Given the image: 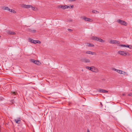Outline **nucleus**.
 Returning a JSON list of instances; mask_svg holds the SVG:
<instances>
[{
	"instance_id": "10",
	"label": "nucleus",
	"mask_w": 132,
	"mask_h": 132,
	"mask_svg": "<svg viewBox=\"0 0 132 132\" xmlns=\"http://www.w3.org/2000/svg\"><path fill=\"white\" fill-rule=\"evenodd\" d=\"M82 61L85 63H89L90 62V61L89 59H84L82 60Z\"/></svg>"
},
{
	"instance_id": "19",
	"label": "nucleus",
	"mask_w": 132,
	"mask_h": 132,
	"mask_svg": "<svg viewBox=\"0 0 132 132\" xmlns=\"http://www.w3.org/2000/svg\"><path fill=\"white\" fill-rule=\"evenodd\" d=\"M87 46L88 47H94V46L93 44L90 43H87Z\"/></svg>"
},
{
	"instance_id": "1",
	"label": "nucleus",
	"mask_w": 132,
	"mask_h": 132,
	"mask_svg": "<svg viewBox=\"0 0 132 132\" xmlns=\"http://www.w3.org/2000/svg\"><path fill=\"white\" fill-rule=\"evenodd\" d=\"M92 39L93 40L98 41L102 43H104L105 42V41L102 39L96 36H92Z\"/></svg>"
},
{
	"instance_id": "24",
	"label": "nucleus",
	"mask_w": 132,
	"mask_h": 132,
	"mask_svg": "<svg viewBox=\"0 0 132 132\" xmlns=\"http://www.w3.org/2000/svg\"><path fill=\"white\" fill-rule=\"evenodd\" d=\"M11 94H12L14 95H16L17 93L16 92H12Z\"/></svg>"
},
{
	"instance_id": "14",
	"label": "nucleus",
	"mask_w": 132,
	"mask_h": 132,
	"mask_svg": "<svg viewBox=\"0 0 132 132\" xmlns=\"http://www.w3.org/2000/svg\"><path fill=\"white\" fill-rule=\"evenodd\" d=\"M2 9L4 10H7L9 11L10 8L8 7L4 6L2 7Z\"/></svg>"
},
{
	"instance_id": "3",
	"label": "nucleus",
	"mask_w": 132,
	"mask_h": 132,
	"mask_svg": "<svg viewBox=\"0 0 132 132\" xmlns=\"http://www.w3.org/2000/svg\"><path fill=\"white\" fill-rule=\"evenodd\" d=\"M117 22L120 24L126 26L127 25V23L125 21L121 20L120 19H119L117 20Z\"/></svg>"
},
{
	"instance_id": "31",
	"label": "nucleus",
	"mask_w": 132,
	"mask_h": 132,
	"mask_svg": "<svg viewBox=\"0 0 132 132\" xmlns=\"http://www.w3.org/2000/svg\"><path fill=\"white\" fill-rule=\"evenodd\" d=\"M36 31L35 30H33L32 31H31V32L35 33Z\"/></svg>"
},
{
	"instance_id": "22",
	"label": "nucleus",
	"mask_w": 132,
	"mask_h": 132,
	"mask_svg": "<svg viewBox=\"0 0 132 132\" xmlns=\"http://www.w3.org/2000/svg\"><path fill=\"white\" fill-rule=\"evenodd\" d=\"M32 7V5H26V8L28 9Z\"/></svg>"
},
{
	"instance_id": "11",
	"label": "nucleus",
	"mask_w": 132,
	"mask_h": 132,
	"mask_svg": "<svg viewBox=\"0 0 132 132\" xmlns=\"http://www.w3.org/2000/svg\"><path fill=\"white\" fill-rule=\"evenodd\" d=\"M117 72L118 73L121 74H124L125 73V72L122 70L117 69Z\"/></svg>"
},
{
	"instance_id": "38",
	"label": "nucleus",
	"mask_w": 132,
	"mask_h": 132,
	"mask_svg": "<svg viewBox=\"0 0 132 132\" xmlns=\"http://www.w3.org/2000/svg\"><path fill=\"white\" fill-rule=\"evenodd\" d=\"M1 37V36L0 35V37Z\"/></svg>"
},
{
	"instance_id": "21",
	"label": "nucleus",
	"mask_w": 132,
	"mask_h": 132,
	"mask_svg": "<svg viewBox=\"0 0 132 132\" xmlns=\"http://www.w3.org/2000/svg\"><path fill=\"white\" fill-rule=\"evenodd\" d=\"M26 5L25 4H23L21 5V7L24 8H26Z\"/></svg>"
},
{
	"instance_id": "25",
	"label": "nucleus",
	"mask_w": 132,
	"mask_h": 132,
	"mask_svg": "<svg viewBox=\"0 0 132 132\" xmlns=\"http://www.w3.org/2000/svg\"><path fill=\"white\" fill-rule=\"evenodd\" d=\"M111 69L112 70L115 71H116V72H117V69H116L115 68H112Z\"/></svg>"
},
{
	"instance_id": "27",
	"label": "nucleus",
	"mask_w": 132,
	"mask_h": 132,
	"mask_svg": "<svg viewBox=\"0 0 132 132\" xmlns=\"http://www.w3.org/2000/svg\"><path fill=\"white\" fill-rule=\"evenodd\" d=\"M86 69H89V70H90L91 69V67H89L87 66V67H86Z\"/></svg>"
},
{
	"instance_id": "17",
	"label": "nucleus",
	"mask_w": 132,
	"mask_h": 132,
	"mask_svg": "<svg viewBox=\"0 0 132 132\" xmlns=\"http://www.w3.org/2000/svg\"><path fill=\"white\" fill-rule=\"evenodd\" d=\"M119 46H120L128 47V48H130L129 47V46L128 45H119Z\"/></svg>"
},
{
	"instance_id": "20",
	"label": "nucleus",
	"mask_w": 132,
	"mask_h": 132,
	"mask_svg": "<svg viewBox=\"0 0 132 132\" xmlns=\"http://www.w3.org/2000/svg\"><path fill=\"white\" fill-rule=\"evenodd\" d=\"M9 11L11 12H12L13 13H16V12L15 11L12 9H10Z\"/></svg>"
},
{
	"instance_id": "30",
	"label": "nucleus",
	"mask_w": 132,
	"mask_h": 132,
	"mask_svg": "<svg viewBox=\"0 0 132 132\" xmlns=\"http://www.w3.org/2000/svg\"><path fill=\"white\" fill-rule=\"evenodd\" d=\"M128 95L129 96H132V93H130Z\"/></svg>"
},
{
	"instance_id": "26",
	"label": "nucleus",
	"mask_w": 132,
	"mask_h": 132,
	"mask_svg": "<svg viewBox=\"0 0 132 132\" xmlns=\"http://www.w3.org/2000/svg\"><path fill=\"white\" fill-rule=\"evenodd\" d=\"M41 43V42L38 40H36V43H39L40 44Z\"/></svg>"
},
{
	"instance_id": "16",
	"label": "nucleus",
	"mask_w": 132,
	"mask_h": 132,
	"mask_svg": "<svg viewBox=\"0 0 132 132\" xmlns=\"http://www.w3.org/2000/svg\"><path fill=\"white\" fill-rule=\"evenodd\" d=\"M69 6L67 5H62V9H65L66 8H68Z\"/></svg>"
},
{
	"instance_id": "28",
	"label": "nucleus",
	"mask_w": 132,
	"mask_h": 132,
	"mask_svg": "<svg viewBox=\"0 0 132 132\" xmlns=\"http://www.w3.org/2000/svg\"><path fill=\"white\" fill-rule=\"evenodd\" d=\"M57 7L59 9L62 8V5H59L57 6Z\"/></svg>"
},
{
	"instance_id": "4",
	"label": "nucleus",
	"mask_w": 132,
	"mask_h": 132,
	"mask_svg": "<svg viewBox=\"0 0 132 132\" xmlns=\"http://www.w3.org/2000/svg\"><path fill=\"white\" fill-rule=\"evenodd\" d=\"M30 61L31 62L38 65H40L41 64V63L40 62L34 59H31Z\"/></svg>"
},
{
	"instance_id": "5",
	"label": "nucleus",
	"mask_w": 132,
	"mask_h": 132,
	"mask_svg": "<svg viewBox=\"0 0 132 132\" xmlns=\"http://www.w3.org/2000/svg\"><path fill=\"white\" fill-rule=\"evenodd\" d=\"M81 18H82L83 20H84L85 21L92 22L93 21V20L89 18H87L85 16L82 17Z\"/></svg>"
},
{
	"instance_id": "9",
	"label": "nucleus",
	"mask_w": 132,
	"mask_h": 132,
	"mask_svg": "<svg viewBox=\"0 0 132 132\" xmlns=\"http://www.w3.org/2000/svg\"><path fill=\"white\" fill-rule=\"evenodd\" d=\"M14 121L16 123L19 124L20 123L21 120L20 118H18L17 119H15L14 120Z\"/></svg>"
},
{
	"instance_id": "23",
	"label": "nucleus",
	"mask_w": 132,
	"mask_h": 132,
	"mask_svg": "<svg viewBox=\"0 0 132 132\" xmlns=\"http://www.w3.org/2000/svg\"><path fill=\"white\" fill-rule=\"evenodd\" d=\"M92 12L93 13H98L99 12L97 11L93 10L92 11Z\"/></svg>"
},
{
	"instance_id": "29",
	"label": "nucleus",
	"mask_w": 132,
	"mask_h": 132,
	"mask_svg": "<svg viewBox=\"0 0 132 132\" xmlns=\"http://www.w3.org/2000/svg\"><path fill=\"white\" fill-rule=\"evenodd\" d=\"M69 7H68V8H73V5H72V6H68Z\"/></svg>"
},
{
	"instance_id": "35",
	"label": "nucleus",
	"mask_w": 132,
	"mask_h": 132,
	"mask_svg": "<svg viewBox=\"0 0 132 132\" xmlns=\"http://www.w3.org/2000/svg\"><path fill=\"white\" fill-rule=\"evenodd\" d=\"M32 30H29V31L30 32H31V31H32Z\"/></svg>"
},
{
	"instance_id": "37",
	"label": "nucleus",
	"mask_w": 132,
	"mask_h": 132,
	"mask_svg": "<svg viewBox=\"0 0 132 132\" xmlns=\"http://www.w3.org/2000/svg\"><path fill=\"white\" fill-rule=\"evenodd\" d=\"M122 95H123V96H124V95H125V94H123Z\"/></svg>"
},
{
	"instance_id": "18",
	"label": "nucleus",
	"mask_w": 132,
	"mask_h": 132,
	"mask_svg": "<svg viewBox=\"0 0 132 132\" xmlns=\"http://www.w3.org/2000/svg\"><path fill=\"white\" fill-rule=\"evenodd\" d=\"M31 7L32 10L35 11H37L38 10L37 8L35 7H32H32Z\"/></svg>"
},
{
	"instance_id": "2",
	"label": "nucleus",
	"mask_w": 132,
	"mask_h": 132,
	"mask_svg": "<svg viewBox=\"0 0 132 132\" xmlns=\"http://www.w3.org/2000/svg\"><path fill=\"white\" fill-rule=\"evenodd\" d=\"M118 53L120 55L125 56L126 55H129L130 54L128 52H125L123 51H119L118 52Z\"/></svg>"
},
{
	"instance_id": "15",
	"label": "nucleus",
	"mask_w": 132,
	"mask_h": 132,
	"mask_svg": "<svg viewBox=\"0 0 132 132\" xmlns=\"http://www.w3.org/2000/svg\"><path fill=\"white\" fill-rule=\"evenodd\" d=\"M99 91L100 92H101L102 93H106L108 92V91L106 90H103L102 89H100L99 90Z\"/></svg>"
},
{
	"instance_id": "32",
	"label": "nucleus",
	"mask_w": 132,
	"mask_h": 132,
	"mask_svg": "<svg viewBox=\"0 0 132 132\" xmlns=\"http://www.w3.org/2000/svg\"><path fill=\"white\" fill-rule=\"evenodd\" d=\"M68 30L69 31H72V30H71L70 29H68Z\"/></svg>"
},
{
	"instance_id": "34",
	"label": "nucleus",
	"mask_w": 132,
	"mask_h": 132,
	"mask_svg": "<svg viewBox=\"0 0 132 132\" xmlns=\"http://www.w3.org/2000/svg\"><path fill=\"white\" fill-rule=\"evenodd\" d=\"M87 132H90L88 129H87Z\"/></svg>"
},
{
	"instance_id": "13",
	"label": "nucleus",
	"mask_w": 132,
	"mask_h": 132,
	"mask_svg": "<svg viewBox=\"0 0 132 132\" xmlns=\"http://www.w3.org/2000/svg\"><path fill=\"white\" fill-rule=\"evenodd\" d=\"M29 42H31L32 43H33L34 44H36V40H34L33 39H32L31 38H30L29 39Z\"/></svg>"
},
{
	"instance_id": "8",
	"label": "nucleus",
	"mask_w": 132,
	"mask_h": 132,
	"mask_svg": "<svg viewBox=\"0 0 132 132\" xmlns=\"http://www.w3.org/2000/svg\"><path fill=\"white\" fill-rule=\"evenodd\" d=\"M7 33L9 35H14L16 34V33L13 31L8 30L7 31Z\"/></svg>"
},
{
	"instance_id": "7",
	"label": "nucleus",
	"mask_w": 132,
	"mask_h": 132,
	"mask_svg": "<svg viewBox=\"0 0 132 132\" xmlns=\"http://www.w3.org/2000/svg\"><path fill=\"white\" fill-rule=\"evenodd\" d=\"M110 43L112 44H118L119 43V42L115 40H110Z\"/></svg>"
},
{
	"instance_id": "33",
	"label": "nucleus",
	"mask_w": 132,
	"mask_h": 132,
	"mask_svg": "<svg viewBox=\"0 0 132 132\" xmlns=\"http://www.w3.org/2000/svg\"><path fill=\"white\" fill-rule=\"evenodd\" d=\"M76 0H69V1H75Z\"/></svg>"
},
{
	"instance_id": "6",
	"label": "nucleus",
	"mask_w": 132,
	"mask_h": 132,
	"mask_svg": "<svg viewBox=\"0 0 132 132\" xmlns=\"http://www.w3.org/2000/svg\"><path fill=\"white\" fill-rule=\"evenodd\" d=\"M90 70L94 72H98V69L93 66L91 67V68Z\"/></svg>"
},
{
	"instance_id": "12",
	"label": "nucleus",
	"mask_w": 132,
	"mask_h": 132,
	"mask_svg": "<svg viewBox=\"0 0 132 132\" xmlns=\"http://www.w3.org/2000/svg\"><path fill=\"white\" fill-rule=\"evenodd\" d=\"M86 54H91L92 55H96V53H95V52H94L90 51H86Z\"/></svg>"
},
{
	"instance_id": "36",
	"label": "nucleus",
	"mask_w": 132,
	"mask_h": 132,
	"mask_svg": "<svg viewBox=\"0 0 132 132\" xmlns=\"http://www.w3.org/2000/svg\"><path fill=\"white\" fill-rule=\"evenodd\" d=\"M100 104L101 105V106H103V105L101 102H100Z\"/></svg>"
}]
</instances>
